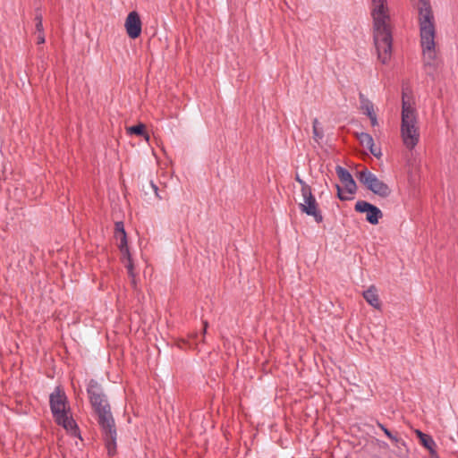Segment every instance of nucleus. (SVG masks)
<instances>
[{
	"mask_svg": "<svg viewBox=\"0 0 458 458\" xmlns=\"http://www.w3.org/2000/svg\"><path fill=\"white\" fill-rule=\"evenodd\" d=\"M370 14L373 21V39L377 59L386 64L392 56L393 21L387 0H371Z\"/></svg>",
	"mask_w": 458,
	"mask_h": 458,
	"instance_id": "f257e3e1",
	"label": "nucleus"
},
{
	"mask_svg": "<svg viewBox=\"0 0 458 458\" xmlns=\"http://www.w3.org/2000/svg\"><path fill=\"white\" fill-rule=\"evenodd\" d=\"M418 10L420 45L423 60L426 66L436 65V25L430 4L427 0H419L416 4Z\"/></svg>",
	"mask_w": 458,
	"mask_h": 458,
	"instance_id": "f03ea898",
	"label": "nucleus"
},
{
	"mask_svg": "<svg viewBox=\"0 0 458 458\" xmlns=\"http://www.w3.org/2000/svg\"><path fill=\"white\" fill-rule=\"evenodd\" d=\"M401 138L403 144L408 149H413L420 140V128L418 112L414 107V102L409 94L403 92Z\"/></svg>",
	"mask_w": 458,
	"mask_h": 458,
	"instance_id": "7ed1b4c3",
	"label": "nucleus"
},
{
	"mask_svg": "<svg viewBox=\"0 0 458 458\" xmlns=\"http://www.w3.org/2000/svg\"><path fill=\"white\" fill-rule=\"evenodd\" d=\"M50 406L55 421L63 426L68 432L77 436L78 428L73 419L69 415L66 396L59 388H56V390L51 394Z\"/></svg>",
	"mask_w": 458,
	"mask_h": 458,
	"instance_id": "20e7f679",
	"label": "nucleus"
},
{
	"mask_svg": "<svg viewBox=\"0 0 458 458\" xmlns=\"http://www.w3.org/2000/svg\"><path fill=\"white\" fill-rule=\"evenodd\" d=\"M88 393L90 403L98 414L101 427H110L114 424V419L110 412L109 404L102 393L100 386L95 380H90L88 386Z\"/></svg>",
	"mask_w": 458,
	"mask_h": 458,
	"instance_id": "39448f33",
	"label": "nucleus"
},
{
	"mask_svg": "<svg viewBox=\"0 0 458 458\" xmlns=\"http://www.w3.org/2000/svg\"><path fill=\"white\" fill-rule=\"evenodd\" d=\"M295 180L301 185L302 196V202L300 203L301 210L308 216H313L317 223H321L323 216L318 209L317 200L311 192L310 187L298 174H296Z\"/></svg>",
	"mask_w": 458,
	"mask_h": 458,
	"instance_id": "423d86ee",
	"label": "nucleus"
},
{
	"mask_svg": "<svg viewBox=\"0 0 458 458\" xmlns=\"http://www.w3.org/2000/svg\"><path fill=\"white\" fill-rule=\"evenodd\" d=\"M358 180L363 183L369 191L380 197H388L391 194V189L384 182L380 181L374 174L368 169H363L356 173Z\"/></svg>",
	"mask_w": 458,
	"mask_h": 458,
	"instance_id": "0eeeda50",
	"label": "nucleus"
},
{
	"mask_svg": "<svg viewBox=\"0 0 458 458\" xmlns=\"http://www.w3.org/2000/svg\"><path fill=\"white\" fill-rule=\"evenodd\" d=\"M114 237L117 242V245L120 248V250L123 256V259H125L124 264L128 270L129 276L131 277V282L134 284L135 275L133 272V264L127 247L126 233L124 231L123 224L122 222L115 223Z\"/></svg>",
	"mask_w": 458,
	"mask_h": 458,
	"instance_id": "6e6552de",
	"label": "nucleus"
},
{
	"mask_svg": "<svg viewBox=\"0 0 458 458\" xmlns=\"http://www.w3.org/2000/svg\"><path fill=\"white\" fill-rule=\"evenodd\" d=\"M336 174L340 179L344 190L336 185L338 198L342 200H349L352 199V195L356 192L357 185L351 174L341 166L336 167Z\"/></svg>",
	"mask_w": 458,
	"mask_h": 458,
	"instance_id": "1a4fd4ad",
	"label": "nucleus"
},
{
	"mask_svg": "<svg viewBox=\"0 0 458 458\" xmlns=\"http://www.w3.org/2000/svg\"><path fill=\"white\" fill-rule=\"evenodd\" d=\"M354 208L357 212L365 213L366 220L371 225H377L383 216L382 211L377 207L364 200L357 201Z\"/></svg>",
	"mask_w": 458,
	"mask_h": 458,
	"instance_id": "9d476101",
	"label": "nucleus"
},
{
	"mask_svg": "<svg viewBox=\"0 0 458 458\" xmlns=\"http://www.w3.org/2000/svg\"><path fill=\"white\" fill-rule=\"evenodd\" d=\"M126 32L131 38H137L141 33V21L136 12H131L124 23Z\"/></svg>",
	"mask_w": 458,
	"mask_h": 458,
	"instance_id": "9b49d317",
	"label": "nucleus"
},
{
	"mask_svg": "<svg viewBox=\"0 0 458 458\" xmlns=\"http://www.w3.org/2000/svg\"><path fill=\"white\" fill-rule=\"evenodd\" d=\"M114 423L111 424L108 428L102 427L105 434L106 445L109 455H114L115 454L116 431L114 428Z\"/></svg>",
	"mask_w": 458,
	"mask_h": 458,
	"instance_id": "f8f14e48",
	"label": "nucleus"
},
{
	"mask_svg": "<svg viewBox=\"0 0 458 458\" xmlns=\"http://www.w3.org/2000/svg\"><path fill=\"white\" fill-rule=\"evenodd\" d=\"M363 297L370 306L378 310H381L382 304L379 300L378 292L376 286L371 285L368 290L364 291Z\"/></svg>",
	"mask_w": 458,
	"mask_h": 458,
	"instance_id": "ddd939ff",
	"label": "nucleus"
},
{
	"mask_svg": "<svg viewBox=\"0 0 458 458\" xmlns=\"http://www.w3.org/2000/svg\"><path fill=\"white\" fill-rule=\"evenodd\" d=\"M416 434L420 438L421 445L429 451L430 454L432 456H437L436 443L434 439L430 436L424 434L420 430H416Z\"/></svg>",
	"mask_w": 458,
	"mask_h": 458,
	"instance_id": "4468645a",
	"label": "nucleus"
},
{
	"mask_svg": "<svg viewBox=\"0 0 458 458\" xmlns=\"http://www.w3.org/2000/svg\"><path fill=\"white\" fill-rule=\"evenodd\" d=\"M146 126L143 123H139L135 126H131L126 129L128 134L140 135L145 138L147 141L149 140V135L145 131Z\"/></svg>",
	"mask_w": 458,
	"mask_h": 458,
	"instance_id": "2eb2a0df",
	"label": "nucleus"
},
{
	"mask_svg": "<svg viewBox=\"0 0 458 458\" xmlns=\"http://www.w3.org/2000/svg\"><path fill=\"white\" fill-rule=\"evenodd\" d=\"M313 139L316 142H319L324 137L323 127L318 120H313Z\"/></svg>",
	"mask_w": 458,
	"mask_h": 458,
	"instance_id": "dca6fc26",
	"label": "nucleus"
},
{
	"mask_svg": "<svg viewBox=\"0 0 458 458\" xmlns=\"http://www.w3.org/2000/svg\"><path fill=\"white\" fill-rule=\"evenodd\" d=\"M360 108L364 114L368 116L375 114L373 104L367 98H365L362 95L360 97Z\"/></svg>",
	"mask_w": 458,
	"mask_h": 458,
	"instance_id": "f3484780",
	"label": "nucleus"
},
{
	"mask_svg": "<svg viewBox=\"0 0 458 458\" xmlns=\"http://www.w3.org/2000/svg\"><path fill=\"white\" fill-rule=\"evenodd\" d=\"M357 138L363 147H365L367 148H372L374 140H373V138L369 133H366V132L358 133Z\"/></svg>",
	"mask_w": 458,
	"mask_h": 458,
	"instance_id": "a211bd4d",
	"label": "nucleus"
},
{
	"mask_svg": "<svg viewBox=\"0 0 458 458\" xmlns=\"http://www.w3.org/2000/svg\"><path fill=\"white\" fill-rule=\"evenodd\" d=\"M380 428L384 431V433L394 443H403L401 439H399L396 436H394L386 428H385L382 424H379Z\"/></svg>",
	"mask_w": 458,
	"mask_h": 458,
	"instance_id": "6ab92c4d",
	"label": "nucleus"
},
{
	"mask_svg": "<svg viewBox=\"0 0 458 458\" xmlns=\"http://www.w3.org/2000/svg\"><path fill=\"white\" fill-rule=\"evenodd\" d=\"M36 20V33L43 32L42 15L38 13L35 17Z\"/></svg>",
	"mask_w": 458,
	"mask_h": 458,
	"instance_id": "aec40b11",
	"label": "nucleus"
},
{
	"mask_svg": "<svg viewBox=\"0 0 458 458\" xmlns=\"http://www.w3.org/2000/svg\"><path fill=\"white\" fill-rule=\"evenodd\" d=\"M369 149L370 150V152L377 157H379L381 156V151L379 148H375V146L373 145L372 148H369Z\"/></svg>",
	"mask_w": 458,
	"mask_h": 458,
	"instance_id": "412c9836",
	"label": "nucleus"
},
{
	"mask_svg": "<svg viewBox=\"0 0 458 458\" xmlns=\"http://www.w3.org/2000/svg\"><path fill=\"white\" fill-rule=\"evenodd\" d=\"M38 44H43L45 42L44 32L37 33Z\"/></svg>",
	"mask_w": 458,
	"mask_h": 458,
	"instance_id": "4be33fe9",
	"label": "nucleus"
},
{
	"mask_svg": "<svg viewBox=\"0 0 458 458\" xmlns=\"http://www.w3.org/2000/svg\"><path fill=\"white\" fill-rule=\"evenodd\" d=\"M369 117L370 119L371 125L372 126H377V120L376 114H373L371 115H369Z\"/></svg>",
	"mask_w": 458,
	"mask_h": 458,
	"instance_id": "5701e85b",
	"label": "nucleus"
},
{
	"mask_svg": "<svg viewBox=\"0 0 458 458\" xmlns=\"http://www.w3.org/2000/svg\"><path fill=\"white\" fill-rule=\"evenodd\" d=\"M203 325H204L203 334H205V333H206V331H207V327H208V322H207V321H205V322L203 323Z\"/></svg>",
	"mask_w": 458,
	"mask_h": 458,
	"instance_id": "b1692460",
	"label": "nucleus"
}]
</instances>
